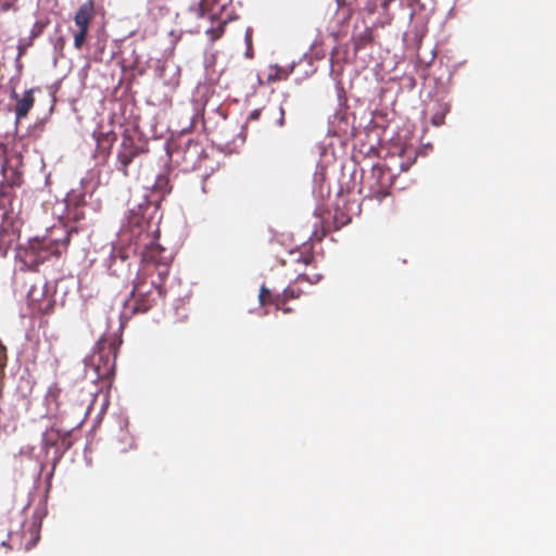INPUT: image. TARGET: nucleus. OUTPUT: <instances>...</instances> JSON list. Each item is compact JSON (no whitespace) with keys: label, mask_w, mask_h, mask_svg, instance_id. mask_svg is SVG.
I'll use <instances>...</instances> for the list:
<instances>
[{"label":"nucleus","mask_w":556,"mask_h":556,"mask_svg":"<svg viewBox=\"0 0 556 556\" xmlns=\"http://www.w3.org/2000/svg\"><path fill=\"white\" fill-rule=\"evenodd\" d=\"M49 255L46 242L35 239L29 241L28 247L20 249L17 256L28 268H34L42 263Z\"/></svg>","instance_id":"1"},{"label":"nucleus","mask_w":556,"mask_h":556,"mask_svg":"<svg viewBox=\"0 0 556 556\" xmlns=\"http://www.w3.org/2000/svg\"><path fill=\"white\" fill-rule=\"evenodd\" d=\"M93 5L91 2L84 3L75 15V24L79 29L88 30L89 22L92 17Z\"/></svg>","instance_id":"2"},{"label":"nucleus","mask_w":556,"mask_h":556,"mask_svg":"<svg viewBox=\"0 0 556 556\" xmlns=\"http://www.w3.org/2000/svg\"><path fill=\"white\" fill-rule=\"evenodd\" d=\"M33 105H34L33 90H27L24 92L22 98L17 99V104L15 108L16 117L18 119L25 117L27 115V113L29 112V110L33 108Z\"/></svg>","instance_id":"3"},{"label":"nucleus","mask_w":556,"mask_h":556,"mask_svg":"<svg viewBox=\"0 0 556 556\" xmlns=\"http://www.w3.org/2000/svg\"><path fill=\"white\" fill-rule=\"evenodd\" d=\"M87 31H88V30H84V29L81 30V29H79V30L75 34V36H74V45H75V47H76L77 49H79V48L83 46V43H84V41H85V38H86V35H87Z\"/></svg>","instance_id":"4"},{"label":"nucleus","mask_w":556,"mask_h":556,"mask_svg":"<svg viewBox=\"0 0 556 556\" xmlns=\"http://www.w3.org/2000/svg\"><path fill=\"white\" fill-rule=\"evenodd\" d=\"M267 293H268V290L266 288H262L261 293H260V300L262 303L264 301L265 294H267Z\"/></svg>","instance_id":"5"}]
</instances>
